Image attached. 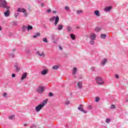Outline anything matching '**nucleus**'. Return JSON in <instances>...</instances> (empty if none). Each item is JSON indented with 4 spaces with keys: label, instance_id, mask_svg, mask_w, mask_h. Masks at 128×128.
I'll list each match as a JSON object with an SVG mask.
<instances>
[{
    "label": "nucleus",
    "instance_id": "48",
    "mask_svg": "<svg viewBox=\"0 0 128 128\" xmlns=\"http://www.w3.org/2000/svg\"><path fill=\"white\" fill-rule=\"evenodd\" d=\"M64 56H66V53H64Z\"/></svg>",
    "mask_w": 128,
    "mask_h": 128
},
{
    "label": "nucleus",
    "instance_id": "8",
    "mask_svg": "<svg viewBox=\"0 0 128 128\" xmlns=\"http://www.w3.org/2000/svg\"><path fill=\"white\" fill-rule=\"evenodd\" d=\"M36 54H37V56H44V52H42V54H40V51H38L36 53Z\"/></svg>",
    "mask_w": 128,
    "mask_h": 128
},
{
    "label": "nucleus",
    "instance_id": "33",
    "mask_svg": "<svg viewBox=\"0 0 128 128\" xmlns=\"http://www.w3.org/2000/svg\"><path fill=\"white\" fill-rule=\"evenodd\" d=\"M110 108H116V105L114 104H112Z\"/></svg>",
    "mask_w": 128,
    "mask_h": 128
},
{
    "label": "nucleus",
    "instance_id": "6",
    "mask_svg": "<svg viewBox=\"0 0 128 128\" xmlns=\"http://www.w3.org/2000/svg\"><path fill=\"white\" fill-rule=\"evenodd\" d=\"M80 106H81V107L78 108V110H80V112H84V114H86V112H88L86 111L85 110H84V108L82 107V106H82V104H80Z\"/></svg>",
    "mask_w": 128,
    "mask_h": 128
},
{
    "label": "nucleus",
    "instance_id": "25",
    "mask_svg": "<svg viewBox=\"0 0 128 128\" xmlns=\"http://www.w3.org/2000/svg\"><path fill=\"white\" fill-rule=\"evenodd\" d=\"M9 120H14V115H12L8 117Z\"/></svg>",
    "mask_w": 128,
    "mask_h": 128
},
{
    "label": "nucleus",
    "instance_id": "28",
    "mask_svg": "<svg viewBox=\"0 0 128 128\" xmlns=\"http://www.w3.org/2000/svg\"><path fill=\"white\" fill-rule=\"evenodd\" d=\"M28 30H32V26H28L27 28Z\"/></svg>",
    "mask_w": 128,
    "mask_h": 128
},
{
    "label": "nucleus",
    "instance_id": "52",
    "mask_svg": "<svg viewBox=\"0 0 128 128\" xmlns=\"http://www.w3.org/2000/svg\"><path fill=\"white\" fill-rule=\"evenodd\" d=\"M24 126H26V124H24Z\"/></svg>",
    "mask_w": 128,
    "mask_h": 128
},
{
    "label": "nucleus",
    "instance_id": "53",
    "mask_svg": "<svg viewBox=\"0 0 128 128\" xmlns=\"http://www.w3.org/2000/svg\"><path fill=\"white\" fill-rule=\"evenodd\" d=\"M42 6H44V4H42Z\"/></svg>",
    "mask_w": 128,
    "mask_h": 128
},
{
    "label": "nucleus",
    "instance_id": "37",
    "mask_svg": "<svg viewBox=\"0 0 128 128\" xmlns=\"http://www.w3.org/2000/svg\"><path fill=\"white\" fill-rule=\"evenodd\" d=\"M50 12H52V10L50 9H48V10H47V12H48V14H50Z\"/></svg>",
    "mask_w": 128,
    "mask_h": 128
},
{
    "label": "nucleus",
    "instance_id": "45",
    "mask_svg": "<svg viewBox=\"0 0 128 128\" xmlns=\"http://www.w3.org/2000/svg\"><path fill=\"white\" fill-rule=\"evenodd\" d=\"M90 44H94V41H91L90 42Z\"/></svg>",
    "mask_w": 128,
    "mask_h": 128
},
{
    "label": "nucleus",
    "instance_id": "7",
    "mask_svg": "<svg viewBox=\"0 0 128 128\" xmlns=\"http://www.w3.org/2000/svg\"><path fill=\"white\" fill-rule=\"evenodd\" d=\"M17 12H26V10L24 8H18Z\"/></svg>",
    "mask_w": 128,
    "mask_h": 128
},
{
    "label": "nucleus",
    "instance_id": "56",
    "mask_svg": "<svg viewBox=\"0 0 128 128\" xmlns=\"http://www.w3.org/2000/svg\"><path fill=\"white\" fill-rule=\"evenodd\" d=\"M74 76V78H76V76Z\"/></svg>",
    "mask_w": 128,
    "mask_h": 128
},
{
    "label": "nucleus",
    "instance_id": "20",
    "mask_svg": "<svg viewBox=\"0 0 128 128\" xmlns=\"http://www.w3.org/2000/svg\"><path fill=\"white\" fill-rule=\"evenodd\" d=\"M100 38H101L104 39L106 38V34H101Z\"/></svg>",
    "mask_w": 128,
    "mask_h": 128
},
{
    "label": "nucleus",
    "instance_id": "23",
    "mask_svg": "<svg viewBox=\"0 0 128 128\" xmlns=\"http://www.w3.org/2000/svg\"><path fill=\"white\" fill-rule=\"evenodd\" d=\"M22 32H26V26H22Z\"/></svg>",
    "mask_w": 128,
    "mask_h": 128
},
{
    "label": "nucleus",
    "instance_id": "18",
    "mask_svg": "<svg viewBox=\"0 0 128 128\" xmlns=\"http://www.w3.org/2000/svg\"><path fill=\"white\" fill-rule=\"evenodd\" d=\"M110 10H112V6H109V7H107V8H105L104 9V10L105 12H110Z\"/></svg>",
    "mask_w": 128,
    "mask_h": 128
},
{
    "label": "nucleus",
    "instance_id": "34",
    "mask_svg": "<svg viewBox=\"0 0 128 128\" xmlns=\"http://www.w3.org/2000/svg\"><path fill=\"white\" fill-rule=\"evenodd\" d=\"M65 10H70V7H68V6H66L65 7Z\"/></svg>",
    "mask_w": 128,
    "mask_h": 128
},
{
    "label": "nucleus",
    "instance_id": "51",
    "mask_svg": "<svg viewBox=\"0 0 128 128\" xmlns=\"http://www.w3.org/2000/svg\"><path fill=\"white\" fill-rule=\"evenodd\" d=\"M126 102H128V100H126Z\"/></svg>",
    "mask_w": 128,
    "mask_h": 128
},
{
    "label": "nucleus",
    "instance_id": "26",
    "mask_svg": "<svg viewBox=\"0 0 128 128\" xmlns=\"http://www.w3.org/2000/svg\"><path fill=\"white\" fill-rule=\"evenodd\" d=\"M100 97L96 96V98L95 102H100Z\"/></svg>",
    "mask_w": 128,
    "mask_h": 128
},
{
    "label": "nucleus",
    "instance_id": "9",
    "mask_svg": "<svg viewBox=\"0 0 128 128\" xmlns=\"http://www.w3.org/2000/svg\"><path fill=\"white\" fill-rule=\"evenodd\" d=\"M26 76H28V74L26 72L23 74L21 78L22 80H24V78H26Z\"/></svg>",
    "mask_w": 128,
    "mask_h": 128
},
{
    "label": "nucleus",
    "instance_id": "4",
    "mask_svg": "<svg viewBox=\"0 0 128 128\" xmlns=\"http://www.w3.org/2000/svg\"><path fill=\"white\" fill-rule=\"evenodd\" d=\"M96 82H97V84L99 85L104 84V80H102V79L100 77H96Z\"/></svg>",
    "mask_w": 128,
    "mask_h": 128
},
{
    "label": "nucleus",
    "instance_id": "19",
    "mask_svg": "<svg viewBox=\"0 0 128 128\" xmlns=\"http://www.w3.org/2000/svg\"><path fill=\"white\" fill-rule=\"evenodd\" d=\"M40 36V32H37L36 34V35L33 36V38H38V36Z\"/></svg>",
    "mask_w": 128,
    "mask_h": 128
},
{
    "label": "nucleus",
    "instance_id": "16",
    "mask_svg": "<svg viewBox=\"0 0 128 128\" xmlns=\"http://www.w3.org/2000/svg\"><path fill=\"white\" fill-rule=\"evenodd\" d=\"M94 14L95 15H96V16H100V11L98 10H95L94 12Z\"/></svg>",
    "mask_w": 128,
    "mask_h": 128
},
{
    "label": "nucleus",
    "instance_id": "24",
    "mask_svg": "<svg viewBox=\"0 0 128 128\" xmlns=\"http://www.w3.org/2000/svg\"><path fill=\"white\" fill-rule=\"evenodd\" d=\"M67 30H68V32H72V28L70 26H67Z\"/></svg>",
    "mask_w": 128,
    "mask_h": 128
},
{
    "label": "nucleus",
    "instance_id": "5",
    "mask_svg": "<svg viewBox=\"0 0 128 128\" xmlns=\"http://www.w3.org/2000/svg\"><path fill=\"white\" fill-rule=\"evenodd\" d=\"M44 90V86H40L36 90L37 92L39 94H42Z\"/></svg>",
    "mask_w": 128,
    "mask_h": 128
},
{
    "label": "nucleus",
    "instance_id": "27",
    "mask_svg": "<svg viewBox=\"0 0 128 128\" xmlns=\"http://www.w3.org/2000/svg\"><path fill=\"white\" fill-rule=\"evenodd\" d=\"M52 70H58V66H53Z\"/></svg>",
    "mask_w": 128,
    "mask_h": 128
},
{
    "label": "nucleus",
    "instance_id": "41",
    "mask_svg": "<svg viewBox=\"0 0 128 128\" xmlns=\"http://www.w3.org/2000/svg\"><path fill=\"white\" fill-rule=\"evenodd\" d=\"M58 48H60V50H62V46H58Z\"/></svg>",
    "mask_w": 128,
    "mask_h": 128
},
{
    "label": "nucleus",
    "instance_id": "49",
    "mask_svg": "<svg viewBox=\"0 0 128 128\" xmlns=\"http://www.w3.org/2000/svg\"><path fill=\"white\" fill-rule=\"evenodd\" d=\"M70 104V102H66V104Z\"/></svg>",
    "mask_w": 128,
    "mask_h": 128
},
{
    "label": "nucleus",
    "instance_id": "32",
    "mask_svg": "<svg viewBox=\"0 0 128 128\" xmlns=\"http://www.w3.org/2000/svg\"><path fill=\"white\" fill-rule=\"evenodd\" d=\"M49 96H54V94H52V92H50L49 93Z\"/></svg>",
    "mask_w": 128,
    "mask_h": 128
},
{
    "label": "nucleus",
    "instance_id": "15",
    "mask_svg": "<svg viewBox=\"0 0 128 128\" xmlns=\"http://www.w3.org/2000/svg\"><path fill=\"white\" fill-rule=\"evenodd\" d=\"M48 70H44L42 71L41 74L43 76H44L45 74H48Z\"/></svg>",
    "mask_w": 128,
    "mask_h": 128
},
{
    "label": "nucleus",
    "instance_id": "39",
    "mask_svg": "<svg viewBox=\"0 0 128 128\" xmlns=\"http://www.w3.org/2000/svg\"><path fill=\"white\" fill-rule=\"evenodd\" d=\"M16 70H17V72H18V70H20V68L16 67Z\"/></svg>",
    "mask_w": 128,
    "mask_h": 128
},
{
    "label": "nucleus",
    "instance_id": "54",
    "mask_svg": "<svg viewBox=\"0 0 128 128\" xmlns=\"http://www.w3.org/2000/svg\"><path fill=\"white\" fill-rule=\"evenodd\" d=\"M14 50H14H16L14 49V50Z\"/></svg>",
    "mask_w": 128,
    "mask_h": 128
},
{
    "label": "nucleus",
    "instance_id": "36",
    "mask_svg": "<svg viewBox=\"0 0 128 128\" xmlns=\"http://www.w3.org/2000/svg\"><path fill=\"white\" fill-rule=\"evenodd\" d=\"M88 110H92V106H91V105H90V106H88Z\"/></svg>",
    "mask_w": 128,
    "mask_h": 128
},
{
    "label": "nucleus",
    "instance_id": "50",
    "mask_svg": "<svg viewBox=\"0 0 128 128\" xmlns=\"http://www.w3.org/2000/svg\"><path fill=\"white\" fill-rule=\"evenodd\" d=\"M76 28H80V26H76Z\"/></svg>",
    "mask_w": 128,
    "mask_h": 128
},
{
    "label": "nucleus",
    "instance_id": "22",
    "mask_svg": "<svg viewBox=\"0 0 128 128\" xmlns=\"http://www.w3.org/2000/svg\"><path fill=\"white\" fill-rule=\"evenodd\" d=\"M101 30H102V28H98V27H96L94 28L95 32H100Z\"/></svg>",
    "mask_w": 128,
    "mask_h": 128
},
{
    "label": "nucleus",
    "instance_id": "47",
    "mask_svg": "<svg viewBox=\"0 0 128 128\" xmlns=\"http://www.w3.org/2000/svg\"><path fill=\"white\" fill-rule=\"evenodd\" d=\"M2 30V26H0V30Z\"/></svg>",
    "mask_w": 128,
    "mask_h": 128
},
{
    "label": "nucleus",
    "instance_id": "55",
    "mask_svg": "<svg viewBox=\"0 0 128 128\" xmlns=\"http://www.w3.org/2000/svg\"><path fill=\"white\" fill-rule=\"evenodd\" d=\"M127 24H128V22H127Z\"/></svg>",
    "mask_w": 128,
    "mask_h": 128
},
{
    "label": "nucleus",
    "instance_id": "11",
    "mask_svg": "<svg viewBox=\"0 0 128 128\" xmlns=\"http://www.w3.org/2000/svg\"><path fill=\"white\" fill-rule=\"evenodd\" d=\"M10 10H8L5 12H4L5 16H10Z\"/></svg>",
    "mask_w": 128,
    "mask_h": 128
},
{
    "label": "nucleus",
    "instance_id": "46",
    "mask_svg": "<svg viewBox=\"0 0 128 128\" xmlns=\"http://www.w3.org/2000/svg\"><path fill=\"white\" fill-rule=\"evenodd\" d=\"M3 96H6V93H4Z\"/></svg>",
    "mask_w": 128,
    "mask_h": 128
},
{
    "label": "nucleus",
    "instance_id": "42",
    "mask_svg": "<svg viewBox=\"0 0 128 128\" xmlns=\"http://www.w3.org/2000/svg\"><path fill=\"white\" fill-rule=\"evenodd\" d=\"M115 76H116V78H119V76L118 74H116Z\"/></svg>",
    "mask_w": 128,
    "mask_h": 128
},
{
    "label": "nucleus",
    "instance_id": "44",
    "mask_svg": "<svg viewBox=\"0 0 128 128\" xmlns=\"http://www.w3.org/2000/svg\"><path fill=\"white\" fill-rule=\"evenodd\" d=\"M52 12H53V14H56V10H53V11H52Z\"/></svg>",
    "mask_w": 128,
    "mask_h": 128
},
{
    "label": "nucleus",
    "instance_id": "1",
    "mask_svg": "<svg viewBox=\"0 0 128 128\" xmlns=\"http://www.w3.org/2000/svg\"><path fill=\"white\" fill-rule=\"evenodd\" d=\"M48 104V99L44 100L43 102L36 107V110L37 112H40L41 110Z\"/></svg>",
    "mask_w": 128,
    "mask_h": 128
},
{
    "label": "nucleus",
    "instance_id": "17",
    "mask_svg": "<svg viewBox=\"0 0 128 128\" xmlns=\"http://www.w3.org/2000/svg\"><path fill=\"white\" fill-rule=\"evenodd\" d=\"M77 70H78V68H76V67H74L73 68L72 74H76V71Z\"/></svg>",
    "mask_w": 128,
    "mask_h": 128
},
{
    "label": "nucleus",
    "instance_id": "40",
    "mask_svg": "<svg viewBox=\"0 0 128 128\" xmlns=\"http://www.w3.org/2000/svg\"><path fill=\"white\" fill-rule=\"evenodd\" d=\"M24 16H28V13L24 12Z\"/></svg>",
    "mask_w": 128,
    "mask_h": 128
},
{
    "label": "nucleus",
    "instance_id": "38",
    "mask_svg": "<svg viewBox=\"0 0 128 128\" xmlns=\"http://www.w3.org/2000/svg\"><path fill=\"white\" fill-rule=\"evenodd\" d=\"M12 78H16V74H12Z\"/></svg>",
    "mask_w": 128,
    "mask_h": 128
},
{
    "label": "nucleus",
    "instance_id": "10",
    "mask_svg": "<svg viewBox=\"0 0 128 128\" xmlns=\"http://www.w3.org/2000/svg\"><path fill=\"white\" fill-rule=\"evenodd\" d=\"M106 62H108V59L104 58L101 62L100 64L102 66H104V64H106Z\"/></svg>",
    "mask_w": 128,
    "mask_h": 128
},
{
    "label": "nucleus",
    "instance_id": "30",
    "mask_svg": "<svg viewBox=\"0 0 128 128\" xmlns=\"http://www.w3.org/2000/svg\"><path fill=\"white\" fill-rule=\"evenodd\" d=\"M42 40L44 42H48V39H46V38H43Z\"/></svg>",
    "mask_w": 128,
    "mask_h": 128
},
{
    "label": "nucleus",
    "instance_id": "14",
    "mask_svg": "<svg viewBox=\"0 0 128 128\" xmlns=\"http://www.w3.org/2000/svg\"><path fill=\"white\" fill-rule=\"evenodd\" d=\"M96 34H90L91 40H96Z\"/></svg>",
    "mask_w": 128,
    "mask_h": 128
},
{
    "label": "nucleus",
    "instance_id": "35",
    "mask_svg": "<svg viewBox=\"0 0 128 128\" xmlns=\"http://www.w3.org/2000/svg\"><path fill=\"white\" fill-rule=\"evenodd\" d=\"M110 122V120L108 118L106 120V122H107V124H108V122Z\"/></svg>",
    "mask_w": 128,
    "mask_h": 128
},
{
    "label": "nucleus",
    "instance_id": "12",
    "mask_svg": "<svg viewBox=\"0 0 128 128\" xmlns=\"http://www.w3.org/2000/svg\"><path fill=\"white\" fill-rule=\"evenodd\" d=\"M62 28H64V26L62 24H60L58 26V30H62Z\"/></svg>",
    "mask_w": 128,
    "mask_h": 128
},
{
    "label": "nucleus",
    "instance_id": "29",
    "mask_svg": "<svg viewBox=\"0 0 128 128\" xmlns=\"http://www.w3.org/2000/svg\"><path fill=\"white\" fill-rule=\"evenodd\" d=\"M18 16H20V14L17 13V12L14 14V16H15L16 18H18Z\"/></svg>",
    "mask_w": 128,
    "mask_h": 128
},
{
    "label": "nucleus",
    "instance_id": "31",
    "mask_svg": "<svg viewBox=\"0 0 128 128\" xmlns=\"http://www.w3.org/2000/svg\"><path fill=\"white\" fill-rule=\"evenodd\" d=\"M82 10H77L76 11V14H82Z\"/></svg>",
    "mask_w": 128,
    "mask_h": 128
},
{
    "label": "nucleus",
    "instance_id": "43",
    "mask_svg": "<svg viewBox=\"0 0 128 128\" xmlns=\"http://www.w3.org/2000/svg\"><path fill=\"white\" fill-rule=\"evenodd\" d=\"M14 54H10V56H11L12 58H14Z\"/></svg>",
    "mask_w": 128,
    "mask_h": 128
},
{
    "label": "nucleus",
    "instance_id": "13",
    "mask_svg": "<svg viewBox=\"0 0 128 128\" xmlns=\"http://www.w3.org/2000/svg\"><path fill=\"white\" fill-rule=\"evenodd\" d=\"M77 85L79 88H82V82H78Z\"/></svg>",
    "mask_w": 128,
    "mask_h": 128
},
{
    "label": "nucleus",
    "instance_id": "21",
    "mask_svg": "<svg viewBox=\"0 0 128 128\" xmlns=\"http://www.w3.org/2000/svg\"><path fill=\"white\" fill-rule=\"evenodd\" d=\"M70 36L72 40H76V36L74 34H70Z\"/></svg>",
    "mask_w": 128,
    "mask_h": 128
},
{
    "label": "nucleus",
    "instance_id": "2",
    "mask_svg": "<svg viewBox=\"0 0 128 128\" xmlns=\"http://www.w3.org/2000/svg\"><path fill=\"white\" fill-rule=\"evenodd\" d=\"M8 4L6 3V0H0V8L8 10L10 8V7L9 6H6Z\"/></svg>",
    "mask_w": 128,
    "mask_h": 128
},
{
    "label": "nucleus",
    "instance_id": "3",
    "mask_svg": "<svg viewBox=\"0 0 128 128\" xmlns=\"http://www.w3.org/2000/svg\"><path fill=\"white\" fill-rule=\"evenodd\" d=\"M55 20V22H54V26H58V22H60V17L58 16H56H56H52V18H50V22H54Z\"/></svg>",
    "mask_w": 128,
    "mask_h": 128
}]
</instances>
